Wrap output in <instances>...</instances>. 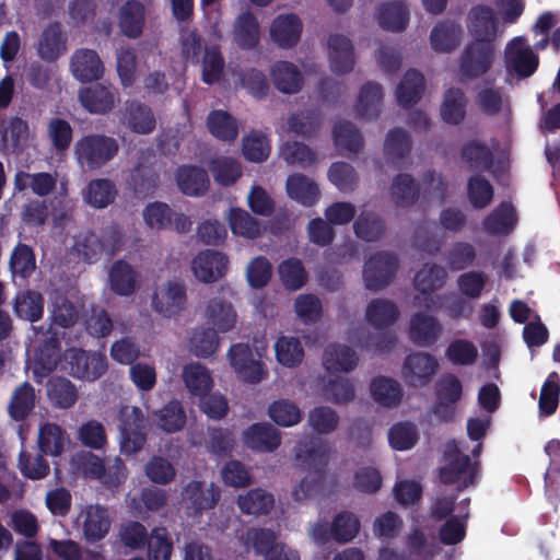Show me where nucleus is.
I'll use <instances>...</instances> for the list:
<instances>
[{
	"instance_id": "nucleus-1",
	"label": "nucleus",
	"mask_w": 560,
	"mask_h": 560,
	"mask_svg": "<svg viewBox=\"0 0 560 560\" xmlns=\"http://www.w3.org/2000/svg\"><path fill=\"white\" fill-rule=\"evenodd\" d=\"M398 316L399 310L394 302L386 299L372 300L366 306L365 319L377 331L372 335L364 327H360L351 336L352 342L362 349L378 353L390 350L397 337L386 328L394 324Z\"/></svg>"
},
{
	"instance_id": "nucleus-2",
	"label": "nucleus",
	"mask_w": 560,
	"mask_h": 560,
	"mask_svg": "<svg viewBox=\"0 0 560 560\" xmlns=\"http://www.w3.org/2000/svg\"><path fill=\"white\" fill-rule=\"evenodd\" d=\"M330 451V445L319 438H312L308 442H299L295 445L298 465L308 470V474L293 489L292 494L296 501H305L319 492Z\"/></svg>"
},
{
	"instance_id": "nucleus-3",
	"label": "nucleus",
	"mask_w": 560,
	"mask_h": 560,
	"mask_svg": "<svg viewBox=\"0 0 560 560\" xmlns=\"http://www.w3.org/2000/svg\"><path fill=\"white\" fill-rule=\"evenodd\" d=\"M462 442L450 441L444 446L445 464L440 469L441 481L445 485H457L458 489H465L475 485L478 478V462H471L464 454Z\"/></svg>"
},
{
	"instance_id": "nucleus-4",
	"label": "nucleus",
	"mask_w": 560,
	"mask_h": 560,
	"mask_svg": "<svg viewBox=\"0 0 560 560\" xmlns=\"http://www.w3.org/2000/svg\"><path fill=\"white\" fill-rule=\"evenodd\" d=\"M119 149L116 139L105 135H86L74 144V158L82 168L98 170L115 158Z\"/></svg>"
},
{
	"instance_id": "nucleus-5",
	"label": "nucleus",
	"mask_w": 560,
	"mask_h": 560,
	"mask_svg": "<svg viewBox=\"0 0 560 560\" xmlns=\"http://www.w3.org/2000/svg\"><path fill=\"white\" fill-rule=\"evenodd\" d=\"M120 450L127 455L139 452L147 442L145 419L140 408L122 406L119 410Z\"/></svg>"
},
{
	"instance_id": "nucleus-6",
	"label": "nucleus",
	"mask_w": 560,
	"mask_h": 560,
	"mask_svg": "<svg viewBox=\"0 0 560 560\" xmlns=\"http://www.w3.org/2000/svg\"><path fill=\"white\" fill-rule=\"evenodd\" d=\"M494 46L492 43H469L459 60V73L464 79H478L492 67Z\"/></svg>"
},
{
	"instance_id": "nucleus-7",
	"label": "nucleus",
	"mask_w": 560,
	"mask_h": 560,
	"mask_svg": "<svg viewBox=\"0 0 560 560\" xmlns=\"http://www.w3.org/2000/svg\"><path fill=\"white\" fill-rule=\"evenodd\" d=\"M538 63V56L524 37H515L508 43L505 47V68L510 74L522 79L529 78L537 70Z\"/></svg>"
},
{
	"instance_id": "nucleus-8",
	"label": "nucleus",
	"mask_w": 560,
	"mask_h": 560,
	"mask_svg": "<svg viewBox=\"0 0 560 560\" xmlns=\"http://www.w3.org/2000/svg\"><path fill=\"white\" fill-rule=\"evenodd\" d=\"M398 268V259L395 254L380 252L370 257L363 268L365 288L378 291L389 284Z\"/></svg>"
},
{
	"instance_id": "nucleus-9",
	"label": "nucleus",
	"mask_w": 560,
	"mask_h": 560,
	"mask_svg": "<svg viewBox=\"0 0 560 560\" xmlns=\"http://www.w3.org/2000/svg\"><path fill=\"white\" fill-rule=\"evenodd\" d=\"M228 359L237 377L250 384L262 381L267 371L260 360L256 359L247 343H235L228 351Z\"/></svg>"
},
{
	"instance_id": "nucleus-10",
	"label": "nucleus",
	"mask_w": 560,
	"mask_h": 560,
	"mask_svg": "<svg viewBox=\"0 0 560 560\" xmlns=\"http://www.w3.org/2000/svg\"><path fill=\"white\" fill-rule=\"evenodd\" d=\"M77 523L89 542H97L108 534L112 516L106 508L100 504H89L79 512Z\"/></svg>"
},
{
	"instance_id": "nucleus-11",
	"label": "nucleus",
	"mask_w": 560,
	"mask_h": 560,
	"mask_svg": "<svg viewBox=\"0 0 560 560\" xmlns=\"http://www.w3.org/2000/svg\"><path fill=\"white\" fill-rule=\"evenodd\" d=\"M66 360L70 365V373L86 381L101 377L107 369L106 357L98 352L72 348L67 351Z\"/></svg>"
},
{
	"instance_id": "nucleus-12",
	"label": "nucleus",
	"mask_w": 560,
	"mask_h": 560,
	"mask_svg": "<svg viewBox=\"0 0 560 560\" xmlns=\"http://www.w3.org/2000/svg\"><path fill=\"white\" fill-rule=\"evenodd\" d=\"M186 304V285L180 280H170L160 287L153 298V310L163 317H172L179 314Z\"/></svg>"
},
{
	"instance_id": "nucleus-13",
	"label": "nucleus",
	"mask_w": 560,
	"mask_h": 560,
	"mask_svg": "<svg viewBox=\"0 0 560 560\" xmlns=\"http://www.w3.org/2000/svg\"><path fill=\"white\" fill-rule=\"evenodd\" d=\"M438 368L439 362L435 357L418 351L406 357L401 373L409 385L424 386L430 383Z\"/></svg>"
},
{
	"instance_id": "nucleus-14",
	"label": "nucleus",
	"mask_w": 560,
	"mask_h": 560,
	"mask_svg": "<svg viewBox=\"0 0 560 560\" xmlns=\"http://www.w3.org/2000/svg\"><path fill=\"white\" fill-rule=\"evenodd\" d=\"M228 265L229 259L223 253L206 249L191 260V271L200 282L212 283L225 275Z\"/></svg>"
},
{
	"instance_id": "nucleus-15",
	"label": "nucleus",
	"mask_w": 560,
	"mask_h": 560,
	"mask_svg": "<svg viewBox=\"0 0 560 560\" xmlns=\"http://www.w3.org/2000/svg\"><path fill=\"white\" fill-rule=\"evenodd\" d=\"M182 503L191 514L211 510L220 499V490L211 483L208 488L201 481H189L182 490Z\"/></svg>"
},
{
	"instance_id": "nucleus-16",
	"label": "nucleus",
	"mask_w": 560,
	"mask_h": 560,
	"mask_svg": "<svg viewBox=\"0 0 560 560\" xmlns=\"http://www.w3.org/2000/svg\"><path fill=\"white\" fill-rule=\"evenodd\" d=\"M443 326L441 322L432 315L418 312L410 318L409 338L419 347H432L441 338Z\"/></svg>"
},
{
	"instance_id": "nucleus-17",
	"label": "nucleus",
	"mask_w": 560,
	"mask_h": 560,
	"mask_svg": "<svg viewBox=\"0 0 560 560\" xmlns=\"http://www.w3.org/2000/svg\"><path fill=\"white\" fill-rule=\"evenodd\" d=\"M468 18L472 43H492L499 26L494 11L486 5H477L470 10Z\"/></svg>"
},
{
	"instance_id": "nucleus-18",
	"label": "nucleus",
	"mask_w": 560,
	"mask_h": 560,
	"mask_svg": "<svg viewBox=\"0 0 560 560\" xmlns=\"http://www.w3.org/2000/svg\"><path fill=\"white\" fill-rule=\"evenodd\" d=\"M36 50L38 56L47 62L56 61L67 52V37L60 23L51 22L42 31Z\"/></svg>"
},
{
	"instance_id": "nucleus-19",
	"label": "nucleus",
	"mask_w": 560,
	"mask_h": 560,
	"mask_svg": "<svg viewBox=\"0 0 560 560\" xmlns=\"http://www.w3.org/2000/svg\"><path fill=\"white\" fill-rule=\"evenodd\" d=\"M73 77L81 82L97 80L103 75L104 66L95 50L81 48L75 50L70 60Z\"/></svg>"
},
{
	"instance_id": "nucleus-20",
	"label": "nucleus",
	"mask_w": 560,
	"mask_h": 560,
	"mask_svg": "<svg viewBox=\"0 0 560 560\" xmlns=\"http://www.w3.org/2000/svg\"><path fill=\"white\" fill-rule=\"evenodd\" d=\"M328 58L332 72L343 74L354 67V55L351 40L339 34H334L328 39Z\"/></svg>"
},
{
	"instance_id": "nucleus-21",
	"label": "nucleus",
	"mask_w": 560,
	"mask_h": 560,
	"mask_svg": "<svg viewBox=\"0 0 560 560\" xmlns=\"http://www.w3.org/2000/svg\"><path fill=\"white\" fill-rule=\"evenodd\" d=\"M81 105L91 114H106L116 103V95L110 88L96 83L83 88L78 94Z\"/></svg>"
},
{
	"instance_id": "nucleus-22",
	"label": "nucleus",
	"mask_w": 560,
	"mask_h": 560,
	"mask_svg": "<svg viewBox=\"0 0 560 560\" xmlns=\"http://www.w3.org/2000/svg\"><path fill=\"white\" fill-rule=\"evenodd\" d=\"M243 440L247 447L272 452L280 445V432L268 423H255L243 432Z\"/></svg>"
},
{
	"instance_id": "nucleus-23",
	"label": "nucleus",
	"mask_w": 560,
	"mask_h": 560,
	"mask_svg": "<svg viewBox=\"0 0 560 560\" xmlns=\"http://www.w3.org/2000/svg\"><path fill=\"white\" fill-rule=\"evenodd\" d=\"M13 185L16 191L31 189L36 196L46 197L54 191L57 185V176L48 172L27 173L20 171L14 176Z\"/></svg>"
},
{
	"instance_id": "nucleus-24",
	"label": "nucleus",
	"mask_w": 560,
	"mask_h": 560,
	"mask_svg": "<svg viewBox=\"0 0 560 560\" xmlns=\"http://www.w3.org/2000/svg\"><path fill=\"white\" fill-rule=\"evenodd\" d=\"M176 182L183 194L192 197L203 195L210 185L207 171L192 165L180 166L176 172Z\"/></svg>"
},
{
	"instance_id": "nucleus-25",
	"label": "nucleus",
	"mask_w": 560,
	"mask_h": 560,
	"mask_svg": "<svg viewBox=\"0 0 560 560\" xmlns=\"http://www.w3.org/2000/svg\"><path fill=\"white\" fill-rule=\"evenodd\" d=\"M383 88L375 82L362 85L355 104L357 115L364 120L376 119L383 104Z\"/></svg>"
},
{
	"instance_id": "nucleus-26",
	"label": "nucleus",
	"mask_w": 560,
	"mask_h": 560,
	"mask_svg": "<svg viewBox=\"0 0 560 560\" xmlns=\"http://www.w3.org/2000/svg\"><path fill=\"white\" fill-rule=\"evenodd\" d=\"M476 105L481 113L493 116L499 113L510 114V96L502 88L485 85L476 94Z\"/></svg>"
},
{
	"instance_id": "nucleus-27",
	"label": "nucleus",
	"mask_w": 560,
	"mask_h": 560,
	"mask_svg": "<svg viewBox=\"0 0 560 560\" xmlns=\"http://www.w3.org/2000/svg\"><path fill=\"white\" fill-rule=\"evenodd\" d=\"M370 393L373 400L385 408H395L402 399L400 383L387 376L374 377L370 384Z\"/></svg>"
},
{
	"instance_id": "nucleus-28",
	"label": "nucleus",
	"mask_w": 560,
	"mask_h": 560,
	"mask_svg": "<svg viewBox=\"0 0 560 560\" xmlns=\"http://www.w3.org/2000/svg\"><path fill=\"white\" fill-rule=\"evenodd\" d=\"M144 21L145 8L138 0L127 1L119 10V28L129 38H137L141 35Z\"/></svg>"
},
{
	"instance_id": "nucleus-29",
	"label": "nucleus",
	"mask_w": 560,
	"mask_h": 560,
	"mask_svg": "<svg viewBox=\"0 0 560 560\" xmlns=\"http://www.w3.org/2000/svg\"><path fill=\"white\" fill-rule=\"evenodd\" d=\"M516 224L514 208L509 202L500 203L482 222L483 231L493 236L509 235Z\"/></svg>"
},
{
	"instance_id": "nucleus-30",
	"label": "nucleus",
	"mask_w": 560,
	"mask_h": 560,
	"mask_svg": "<svg viewBox=\"0 0 560 560\" xmlns=\"http://www.w3.org/2000/svg\"><path fill=\"white\" fill-rule=\"evenodd\" d=\"M359 357L346 345H329L324 352L323 364L328 372L348 373L358 365Z\"/></svg>"
},
{
	"instance_id": "nucleus-31",
	"label": "nucleus",
	"mask_w": 560,
	"mask_h": 560,
	"mask_svg": "<svg viewBox=\"0 0 560 560\" xmlns=\"http://www.w3.org/2000/svg\"><path fill=\"white\" fill-rule=\"evenodd\" d=\"M302 24L293 14L279 15L272 23L270 35L280 47L294 46L301 36Z\"/></svg>"
},
{
	"instance_id": "nucleus-32",
	"label": "nucleus",
	"mask_w": 560,
	"mask_h": 560,
	"mask_svg": "<svg viewBox=\"0 0 560 560\" xmlns=\"http://www.w3.org/2000/svg\"><path fill=\"white\" fill-rule=\"evenodd\" d=\"M270 75L275 86L282 93L294 94L302 89V73L289 61L276 62L270 70Z\"/></svg>"
},
{
	"instance_id": "nucleus-33",
	"label": "nucleus",
	"mask_w": 560,
	"mask_h": 560,
	"mask_svg": "<svg viewBox=\"0 0 560 560\" xmlns=\"http://www.w3.org/2000/svg\"><path fill=\"white\" fill-rule=\"evenodd\" d=\"M289 197L305 207L314 206L319 199V189L315 182L303 174H292L287 179Z\"/></svg>"
},
{
	"instance_id": "nucleus-34",
	"label": "nucleus",
	"mask_w": 560,
	"mask_h": 560,
	"mask_svg": "<svg viewBox=\"0 0 560 560\" xmlns=\"http://www.w3.org/2000/svg\"><path fill=\"white\" fill-rule=\"evenodd\" d=\"M462 39V26L454 21L436 24L430 35L431 47L439 52H448L455 49Z\"/></svg>"
},
{
	"instance_id": "nucleus-35",
	"label": "nucleus",
	"mask_w": 560,
	"mask_h": 560,
	"mask_svg": "<svg viewBox=\"0 0 560 560\" xmlns=\"http://www.w3.org/2000/svg\"><path fill=\"white\" fill-rule=\"evenodd\" d=\"M424 92V77L421 72L408 70L396 89V98L400 106L409 107L418 103Z\"/></svg>"
},
{
	"instance_id": "nucleus-36",
	"label": "nucleus",
	"mask_w": 560,
	"mask_h": 560,
	"mask_svg": "<svg viewBox=\"0 0 560 560\" xmlns=\"http://www.w3.org/2000/svg\"><path fill=\"white\" fill-rule=\"evenodd\" d=\"M377 21L383 30L400 32L409 22V10L402 1L383 3L378 8Z\"/></svg>"
},
{
	"instance_id": "nucleus-37",
	"label": "nucleus",
	"mask_w": 560,
	"mask_h": 560,
	"mask_svg": "<svg viewBox=\"0 0 560 560\" xmlns=\"http://www.w3.org/2000/svg\"><path fill=\"white\" fill-rule=\"evenodd\" d=\"M206 317L219 331L226 332L234 328L237 315L230 302L214 298L207 304Z\"/></svg>"
},
{
	"instance_id": "nucleus-38",
	"label": "nucleus",
	"mask_w": 560,
	"mask_h": 560,
	"mask_svg": "<svg viewBox=\"0 0 560 560\" xmlns=\"http://www.w3.org/2000/svg\"><path fill=\"white\" fill-rule=\"evenodd\" d=\"M69 439L67 433L55 423H44L38 429L37 443L40 452L49 456H59Z\"/></svg>"
},
{
	"instance_id": "nucleus-39",
	"label": "nucleus",
	"mask_w": 560,
	"mask_h": 560,
	"mask_svg": "<svg viewBox=\"0 0 560 560\" xmlns=\"http://www.w3.org/2000/svg\"><path fill=\"white\" fill-rule=\"evenodd\" d=\"M109 283L116 294L128 296L137 288V272L126 260H117L110 267Z\"/></svg>"
},
{
	"instance_id": "nucleus-40",
	"label": "nucleus",
	"mask_w": 560,
	"mask_h": 560,
	"mask_svg": "<svg viewBox=\"0 0 560 560\" xmlns=\"http://www.w3.org/2000/svg\"><path fill=\"white\" fill-rule=\"evenodd\" d=\"M411 149L410 136L407 131L395 128L390 130L384 142V153L386 160L396 167L402 165Z\"/></svg>"
},
{
	"instance_id": "nucleus-41",
	"label": "nucleus",
	"mask_w": 560,
	"mask_h": 560,
	"mask_svg": "<svg viewBox=\"0 0 560 560\" xmlns=\"http://www.w3.org/2000/svg\"><path fill=\"white\" fill-rule=\"evenodd\" d=\"M273 497L264 489H252L237 497L236 503L243 514L246 515H265L273 506Z\"/></svg>"
},
{
	"instance_id": "nucleus-42",
	"label": "nucleus",
	"mask_w": 560,
	"mask_h": 560,
	"mask_svg": "<svg viewBox=\"0 0 560 560\" xmlns=\"http://www.w3.org/2000/svg\"><path fill=\"white\" fill-rule=\"evenodd\" d=\"M156 427L165 433H175L186 423V413L178 400H171L152 415Z\"/></svg>"
},
{
	"instance_id": "nucleus-43",
	"label": "nucleus",
	"mask_w": 560,
	"mask_h": 560,
	"mask_svg": "<svg viewBox=\"0 0 560 560\" xmlns=\"http://www.w3.org/2000/svg\"><path fill=\"white\" fill-rule=\"evenodd\" d=\"M13 308L19 318L31 323L37 322L44 313V298L35 291L21 292L14 300Z\"/></svg>"
},
{
	"instance_id": "nucleus-44",
	"label": "nucleus",
	"mask_w": 560,
	"mask_h": 560,
	"mask_svg": "<svg viewBox=\"0 0 560 560\" xmlns=\"http://www.w3.org/2000/svg\"><path fill=\"white\" fill-rule=\"evenodd\" d=\"M35 390L28 383L24 382L18 386L11 396L9 415L15 421L24 420L35 407Z\"/></svg>"
},
{
	"instance_id": "nucleus-45",
	"label": "nucleus",
	"mask_w": 560,
	"mask_h": 560,
	"mask_svg": "<svg viewBox=\"0 0 560 560\" xmlns=\"http://www.w3.org/2000/svg\"><path fill=\"white\" fill-rule=\"evenodd\" d=\"M276 540L275 532L268 528H249L240 537L246 552L253 548L257 555L264 556L265 560L271 549L279 544Z\"/></svg>"
},
{
	"instance_id": "nucleus-46",
	"label": "nucleus",
	"mask_w": 560,
	"mask_h": 560,
	"mask_svg": "<svg viewBox=\"0 0 560 560\" xmlns=\"http://www.w3.org/2000/svg\"><path fill=\"white\" fill-rule=\"evenodd\" d=\"M183 380L187 389L195 396L206 395L213 385L210 371L197 362L184 366Z\"/></svg>"
},
{
	"instance_id": "nucleus-47",
	"label": "nucleus",
	"mask_w": 560,
	"mask_h": 560,
	"mask_svg": "<svg viewBox=\"0 0 560 560\" xmlns=\"http://www.w3.org/2000/svg\"><path fill=\"white\" fill-rule=\"evenodd\" d=\"M207 126L211 135L222 141H233L238 135L236 119L225 110H212L208 115Z\"/></svg>"
},
{
	"instance_id": "nucleus-48",
	"label": "nucleus",
	"mask_w": 560,
	"mask_h": 560,
	"mask_svg": "<svg viewBox=\"0 0 560 560\" xmlns=\"http://www.w3.org/2000/svg\"><path fill=\"white\" fill-rule=\"evenodd\" d=\"M467 98L457 88L448 89L441 106V117L447 124L458 125L466 115Z\"/></svg>"
},
{
	"instance_id": "nucleus-49",
	"label": "nucleus",
	"mask_w": 560,
	"mask_h": 560,
	"mask_svg": "<svg viewBox=\"0 0 560 560\" xmlns=\"http://www.w3.org/2000/svg\"><path fill=\"white\" fill-rule=\"evenodd\" d=\"M220 338L217 331L210 327H197L192 329L189 338L190 351L199 358L212 355L219 348Z\"/></svg>"
},
{
	"instance_id": "nucleus-50",
	"label": "nucleus",
	"mask_w": 560,
	"mask_h": 560,
	"mask_svg": "<svg viewBox=\"0 0 560 560\" xmlns=\"http://www.w3.org/2000/svg\"><path fill=\"white\" fill-rule=\"evenodd\" d=\"M260 38L259 25L255 16L248 12L238 15L234 26V39L245 49L255 47Z\"/></svg>"
},
{
	"instance_id": "nucleus-51",
	"label": "nucleus",
	"mask_w": 560,
	"mask_h": 560,
	"mask_svg": "<svg viewBox=\"0 0 560 560\" xmlns=\"http://www.w3.org/2000/svg\"><path fill=\"white\" fill-rule=\"evenodd\" d=\"M126 122L132 131L141 135L150 133L155 127L151 108L137 102L127 104Z\"/></svg>"
},
{
	"instance_id": "nucleus-52",
	"label": "nucleus",
	"mask_w": 560,
	"mask_h": 560,
	"mask_svg": "<svg viewBox=\"0 0 560 560\" xmlns=\"http://www.w3.org/2000/svg\"><path fill=\"white\" fill-rule=\"evenodd\" d=\"M360 527V521L354 513L342 511L331 522V538L340 544L350 542L359 534Z\"/></svg>"
},
{
	"instance_id": "nucleus-53",
	"label": "nucleus",
	"mask_w": 560,
	"mask_h": 560,
	"mask_svg": "<svg viewBox=\"0 0 560 560\" xmlns=\"http://www.w3.org/2000/svg\"><path fill=\"white\" fill-rule=\"evenodd\" d=\"M355 235L365 242L377 241L385 231L384 221L376 213L364 210L353 223Z\"/></svg>"
},
{
	"instance_id": "nucleus-54",
	"label": "nucleus",
	"mask_w": 560,
	"mask_h": 560,
	"mask_svg": "<svg viewBox=\"0 0 560 560\" xmlns=\"http://www.w3.org/2000/svg\"><path fill=\"white\" fill-rule=\"evenodd\" d=\"M335 144L340 150L358 153L363 147L359 129L350 121H338L332 129Z\"/></svg>"
},
{
	"instance_id": "nucleus-55",
	"label": "nucleus",
	"mask_w": 560,
	"mask_h": 560,
	"mask_svg": "<svg viewBox=\"0 0 560 560\" xmlns=\"http://www.w3.org/2000/svg\"><path fill=\"white\" fill-rule=\"evenodd\" d=\"M446 269L436 264H427L415 277V285L421 294L434 292L446 281Z\"/></svg>"
},
{
	"instance_id": "nucleus-56",
	"label": "nucleus",
	"mask_w": 560,
	"mask_h": 560,
	"mask_svg": "<svg viewBox=\"0 0 560 560\" xmlns=\"http://www.w3.org/2000/svg\"><path fill=\"white\" fill-rule=\"evenodd\" d=\"M390 195L397 206L413 205L420 195V189L408 174H398L392 183Z\"/></svg>"
},
{
	"instance_id": "nucleus-57",
	"label": "nucleus",
	"mask_w": 560,
	"mask_h": 560,
	"mask_svg": "<svg viewBox=\"0 0 560 560\" xmlns=\"http://www.w3.org/2000/svg\"><path fill=\"white\" fill-rule=\"evenodd\" d=\"M226 219L232 233L235 235L255 238L260 234L259 221L245 210L232 208Z\"/></svg>"
},
{
	"instance_id": "nucleus-58",
	"label": "nucleus",
	"mask_w": 560,
	"mask_h": 560,
	"mask_svg": "<svg viewBox=\"0 0 560 560\" xmlns=\"http://www.w3.org/2000/svg\"><path fill=\"white\" fill-rule=\"evenodd\" d=\"M116 189L108 179L92 180L83 194L84 201L90 206L101 209L114 201Z\"/></svg>"
},
{
	"instance_id": "nucleus-59",
	"label": "nucleus",
	"mask_w": 560,
	"mask_h": 560,
	"mask_svg": "<svg viewBox=\"0 0 560 560\" xmlns=\"http://www.w3.org/2000/svg\"><path fill=\"white\" fill-rule=\"evenodd\" d=\"M209 168L214 180L223 186L234 184L242 175L240 162L230 156H218L211 160Z\"/></svg>"
},
{
	"instance_id": "nucleus-60",
	"label": "nucleus",
	"mask_w": 560,
	"mask_h": 560,
	"mask_svg": "<svg viewBox=\"0 0 560 560\" xmlns=\"http://www.w3.org/2000/svg\"><path fill=\"white\" fill-rule=\"evenodd\" d=\"M560 377L558 373L551 372L542 384L538 408L539 415L549 417L553 415L559 405Z\"/></svg>"
},
{
	"instance_id": "nucleus-61",
	"label": "nucleus",
	"mask_w": 560,
	"mask_h": 560,
	"mask_svg": "<svg viewBox=\"0 0 560 560\" xmlns=\"http://www.w3.org/2000/svg\"><path fill=\"white\" fill-rule=\"evenodd\" d=\"M47 395L52 405L70 408L77 401V389L67 378H52L47 384Z\"/></svg>"
},
{
	"instance_id": "nucleus-62",
	"label": "nucleus",
	"mask_w": 560,
	"mask_h": 560,
	"mask_svg": "<svg viewBox=\"0 0 560 560\" xmlns=\"http://www.w3.org/2000/svg\"><path fill=\"white\" fill-rule=\"evenodd\" d=\"M275 350L278 362L288 368L300 364L304 358L301 342L295 337H280L275 345Z\"/></svg>"
},
{
	"instance_id": "nucleus-63",
	"label": "nucleus",
	"mask_w": 560,
	"mask_h": 560,
	"mask_svg": "<svg viewBox=\"0 0 560 560\" xmlns=\"http://www.w3.org/2000/svg\"><path fill=\"white\" fill-rule=\"evenodd\" d=\"M145 476L155 485H167L176 477L175 466L163 456H152L144 466Z\"/></svg>"
},
{
	"instance_id": "nucleus-64",
	"label": "nucleus",
	"mask_w": 560,
	"mask_h": 560,
	"mask_svg": "<svg viewBox=\"0 0 560 560\" xmlns=\"http://www.w3.org/2000/svg\"><path fill=\"white\" fill-rule=\"evenodd\" d=\"M148 557L150 560H170L173 544L165 527H155L148 536Z\"/></svg>"
}]
</instances>
